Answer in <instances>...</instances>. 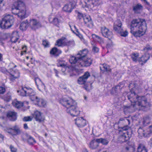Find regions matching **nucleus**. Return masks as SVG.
Listing matches in <instances>:
<instances>
[{
    "instance_id": "f257e3e1",
    "label": "nucleus",
    "mask_w": 152,
    "mask_h": 152,
    "mask_svg": "<svg viewBox=\"0 0 152 152\" xmlns=\"http://www.w3.org/2000/svg\"><path fill=\"white\" fill-rule=\"evenodd\" d=\"M130 28V32L134 36L140 37L145 34L147 25L145 20L136 19L131 21Z\"/></svg>"
},
{
    "instance_id": "f03ea898",
    "label": "nucleus",
    "mask_w": 152,
    "mask_h": 152,
    "mask_svg": "<svg viewBox=\"0 0 152 152\" xmlns=\"http://www.w3.org/2000/svg\"><path fill=\"white\" fill-rule=\"evenodd\" d=\"M60 103L67 108L66 111L73 116H77L80 114V111L77 106L76 102L69 97H64L61 99Z\"/></svg>"
},
{
    "instance_id": "7ed1b4c3",
    "label": "nucleus",
    "mask_w": 152,
    "mask_h": 152,
    "mask_svg": "<svg viewBox=\"0 0 152 152\" xmlns=\"http://www.w3.org/2000/svg\"><path fill=\"white\" fill-rule=\"evenodd\" d=\"M128 98L132 103V106L133 107H136V105L141 107H145L144 104H148L147 99L145 96L139 97L135 92L131 93Z\"/></svg>"
},
{
    "instance_id": "20e7f679",
    "label": "nucleus",
    "mask_w": 152,
    "mask_h": 152,
    "mask_svg": "<svg viewBox=\"0 0 152 152\" xmlns=\"http://www.w3.org/2000/svg\"><path fill=\"white\" fill-rule=\"evenodd\" d=\"M14 19L13 16L11 15L6 14L0 23V28L2 29H6L10 28L13 25Z\"/></svg>"
},
{
    "instance_id": "39448f33",
    "label": "nucleus",
    "mask_w": 152,
    "mask_h": 152,
    "mask_svg": "<svg viewBox=\"0 0 152 152\" xmlns=\"http://www.w3.org/2000/svg\"><path fill=\"white\" fill-rule=\"evenodd\" d=\"M13 4L20 11V12L18 13L19 18L22 20L27 17L26 6L23 2L19 0L14 2Z\"/></svg>"
},
{
    "instance_id": "423d86ee",
    "label": "nucleus",
    "mask_w": 152,
    "mask_h": 152,
    "mask_svg": "<svg viewBox=\"0 0 152 152\" xmlns=\"http://www.w3.org/2000/svg\"><path fill=\"white\" fill-rule=\"evenodd\" d=\"M132 134V131L129 129L126 133H124L123 134L120 135L118 138V141L121 143L125 142L129 140Z\"/></svg>"
},
{
    "instance_id": "0eeeda50",
    "label": "nucleus",
    "mask_w": 152,
    "mask_h": 152,
    "mask_svg": "<svg viewBox=\"0 0 152 152\" xmlns=\"http://www.w3.org/2000/svg\"><path fill=\"white\" fill-rule=\"evenodd\" d=\"M29 24L31 29L35 31L42 26L39 21L34 19L30 20Z\"/></svg>"
},
{
    "instance_id": "6e6552de",
    "label": "nucleus",
    "mask_w": 152,
    "mask_h": 152,
    "mask_svg": "<svg viewBox=\"0 0 152 152\" xmlns=\"http://www.w3.org/2000/svg\"><path fill=\"white\" fill-rule=\"evenodd\" d=\"M22 140L24 142H27L30 145H33L34 143L36 142L35 139L27 134L22 136Z\"/></svg>"
},
{
    "instance_id": "1a4fd4ad",
    "label": "nucleus",
    "mask_w": 152,
    "mask_h": 152,
    "mask_svg": "<svg viewBox=\"0 0 152 152\" xmlns=\"http://www.w3.org/2000/svg\"><path fill=\"white\" fill-rule=\"evenodd\" d=\"M7 132L14 136L20 134L21 133V130L19 126L16 125L8 129Z\"/></svg>"
},
{
    "instance_id": "9d476101",
    "label": "nucleus",
    "mask_w": 152,
    "mask_h": 152,
    "mask_svg": "<svg viewBox=\"0 0 152 152\" xmlns=\"http://www.w3.org/2000/svg\"><path fill=\"white\" fill-rule=\"evenodd\" d=\"M124 84L123 83H119L118 85L113 87L110 90V93L113 95H117L119 94L121 89L123 88Z\"/></svg>"
},
{
    "instance_id": "9b49d317",
    "label": "nucleus",
    "mask_w": 152,
    "mask_h": 152,
    "mask_svg": "<svg viewBox=\"0 0 152 152\" xmlns=\"http://www.w3.org/2000/svg\"><path fill=\"white\" fill-rule=\"evenodd\" d=\"M21 90L22 91L18 90L17 92L20 95L23 96H28L34 91L31 88H30L29 87H22Z\"/></svg>"
},
{
    "instance_id": "f8f14e48",
    "label": "nucleus",
    "mask_w": 152,
    "mask_h": 152,
    "mask_svg": "<svg viewBox=\"0 0 152 152\" xmlns=\"http://www.w3.org/2000/svg\"><path fill=\"white\" fill-rule=\"evenodd\" d=\"M92 61V59L90 58H86L83 59H80L79 61V67L88 66L91 64Z\"/></svg>"
},
{
    "instance_id": "ddd939ff",
    "label": "nucleus",
    "mask_w": 152,
    "mask_h": 152,
    "mask_svg": "<svg viewBox=\"0 0 152 152\" xmlns=\"http://www.w3.org/2000/svg\"><path fill=\"white\" fill-rule=\"evenodd\" d=\"M9 73L10 74V79L12 81L20 77V73L17 70H15L11 69L10 70Z\"/></svg>"
},
{
    "instance_id": "4468645a",
    "label": "nucleus",
    "mask_w": 152,
    "mask_h": 152,
    "mask_svg": "<svg viewBox=\"0 0 152 152\" xmlns=\"http://www.w3.org/2000/svg\"><path fill=\"white\" fill-rule=\"evenodd\" d=\"M101 32L103 35L109 39L113 37V34L111 31H110L109 29L104 26L102 27L101 28Z\"/></svg>"
},
{
    "instance_id": "2eb2a0df",
    "label": "nucleus",
    "mask_w": 152,
    "mask_h": 152,
    "mask_svg": "<svg viewBox=\"0 0 152 152\" xmlns=\"http://www.w3.org/2000/svg\"><path fill=\"white\" fill-rule=\"evenodd\" d=\"M75 121L76 124L79 127H83L86 125V121L83 117L77 118Z\"/></svg>"
},
{
    "instance_id": "dca6fc26",
    "label": "nucleus",
    "mask_w": 152,
    "mask_h": 152,
    "mask_svg": "<svg viewBox=\"0 0 152 152\" xmlns=\"http://www.w3.org/2000/svg\"><path fill=\"white\" fill-rule=\"evenodd\" d=\"M149 54L148 53H145L138 60L140 64L142 65H143L146 63L150 58Z\"/></svg>"
},
{
    "instance_id": "f3484780",
    "label": "nucleus",
    "mask_w": 152,
    "mask_h": 152,
    "mask_svg": "<svg viewBox=\"0 0 152 152\" xmlns=\"http://www.w3.org/2000/svg\"><path fill=\"white\" fill-rule=\"evenodd\" d=\"M142 83V82H140L139 81H136L133 83H131L129 84V86H131L132 85L134 86L135 88V91L136 92L139 93L141 91L140 85Z\"/></svg>"
},
{
    "instance_id": "a211bd4d",
    "label": "nucleus",
    "mask_w": 152,
    "mask_h": 152,
    "mask_svg": "<svg viewBox=\"0 0 152 152\" xmlns=\"http://www.w3.org/2000/svg\"><path fill=\"white\" fill-rule=\"evenodd\" d=\"M88 53V51L86 49H84L80 51L77 54V58L79 61L80 59H83L86 58Z\"/></svg>"
},
{
    "instance_id": "6ab92c4d",
    "label": "nucleus",
    "mask_w": 152,
    "mask_h": 152,
    "mask_svg": "<svg viewBox=\"0 0 152 152\" xmlns=\"http://www.w3.org/2000/svg\"><path fill=\"white\" fill-rule=\"evenodd\" d=\"M34 115L36 121L39 122H41L45 120V118L42 116V113L38 111L34 112Z\"/></svg>"
},
{
    "instance_id": "aec40b11",
    "label": "nucleus",
    "mask_w": 152,
    "mask_h": 152,
    "mask_svg": "<svg viewBox=\"0 0 152 152\" xmlns=\"http://www.w3.org/2000/svg\"><path fill=\"white\" fill-rule=\"evenodd\" d=\"M83 20L85 24H87V26L88 27H92L93 25L92 21L90 17L89 16L85 15Z\"/></svg>"
},
{
    "instance_id": "412c9836",
    "label": "nucleus",
    "mask_w": 152,
    "mask_h": 152,
    "mask_svg": "<svg viewBox=\"0 0 152 152\" xmlns=\"http://www.w3.org/2000/svg\"><path fill=\"white\" fill-rule=\"evenodd\" d=\"M61 51L57 48L54 47L53 48L50 50V53L56 57H57L61 53Z\"/></svg>"
},
{
    "instance_id": "4be33fe9",
    "label": "nucleus",
    "mask_w": 152,
    "mask_h": 152,
    "mask_svg": "<svg viewBox=\"0 0 152 152\" xmlns=\"http://www.w3.org/2000/svg\"><path fill=\"white\" fill-rule=\"evenodd\" d=\"M7 116L12 121H15L17 119L16 113L14 112H9L7 114Z\"/></svg>"
},
{
    "instance_id": "5701e85b",
    "label": "nucleus",
    "mask_w": 152,
    "mask_h": 152,
    "mask_svg": "<svg viewBox=\"0 0 152 152\" xmlns=\"http://www.w3.org/2000/svg\"><path fill=\"white\" fill-rule=\"evenodd\" d=\"M130 120L127 117H124V118H121L118 124H123L125 126H128L130 124Z\"/></svg>"
},
{
    "instance_id": "b1692460",
    "label": "nucleus",
    "mask_w": 152,
    "mask_h": 152,
    "mask_svg": "<svg viewBox=\"0 0 152 152\" xmlns=\"http://www.w3.org/2000/svg\"><path fill=\"white\" fill-rule=\"evenodd\" d=\"M28 21L27 20L21 23L20 26V28L22 31H25L28 26Z\"/></svg>"
},
{
    "instance_id": "393cba45",
    "label": "nucleus",
    "mask_w": 152,
    "mask_h": 152,
    "mask_svg": "<svg viewBox=\"0 0 152 152\" xmlns=\"http://www.w3.org/2000/svg\"><path fill=\"white\" fill-rule=\"evenodd\" d=\"M143 6L140 4H137L133 6V10L135 13H138L139 11L142 10Z\"/></svg>"
},
{
    "instance_id": "a878e982",
    "label": "nucleus",
    "mask_w": 152,
    "mask_h": 152,
    "mask_svg": "<svg viewBox=\"0 0 152 152\" xmlns=\"http://www.w3.org/2000/svg\"><path fill=\"white\" fill-rule=\"evenodd\" d=\"M63 9L64 11L70 13L72 11L73 8L72 7V4H69L65 5Z\"/></svg>"
},
{
    "instance_id": "bb28decb",
    "label": "nucleus",
    "mask_w": 152,
    "mask_h": 152,
    "mask_svg": "<svg viewBox=\"0 0 152 152\" xmlns=\"http://www.w3.org/2000/svg\"><path fill=\"white\" fill-rule=\"evenodd\" d=\"M34 101L36 102L38 106L40 107H43L46 104L45 101L43 99H40L38 97V99Z\"/></svg>"
},
{
    "instance_id": "cd10ccee",
    "label": "nucleus",
    "mask_w": 152,
    "mask_h": 152,
    "mask_svg": "<svg viewBox=\"0 0 152 152\" xmlns=\"http://www.w3.org/2000/svg\"><path fill=\"white\" fill-rule=\"evenodd\" d=\"M99 143L96 141V139L93 140L90 143L89 147L92 149H95L98 147Z\"/></svg>"
},
{
    "instance_id": "c85d7f7f",
    "label": "nucleus",
    "mask_w": 152,
    "mask_h": 152,
    "mask_svg": "<svg viewBox=\"0 0 152 152\" xmlns=\"http://www.w3.org/2000/svg\"><path fill=\"white\" fill-rule=\"evenodd\" d=\"M69 61L71 64H76V65L79 66V62L78 59L77 58V56L75 57L74 56H72L69 58Z\"/></svg>"
},
{
    "instance_id": "c756f323",
    "label": "nucleus",
    "mask_w": 152,
    "mask_h": 152,
    "mask_svg": "<svg viewBox=\"0 0 152 152\" xmlns=\"http://www.w3.org/2000/svg\"><path fill=\"white\" fill-rule=\"evenodd\" d=\"M96 141L99 143H101L104 145H107L109 143V141L106 138H97L96 139Z\"/></svg>"
},
{
    "instance_id": "7c9ffc66",
    "label": "nucleus",
    "mask_w": 152,
    "mask_h": 152,
    "mask_svg": "<svg viewBox=\"0 0 152 152\" xmlns=\"http://www.w3.org/2000/svg\"><path fill=\"white\" fill-rule=\"evenodd\" d=\"M148 150L142 144L139 145L137 149V152H148Z\"/></svg>"
},
{
    "instance_id": "2f4dec72",
    "label": "nucleus",
    "mask_w": 152,
    "mask_h": 152,
    "mask_svg": "<svg viewBox=\"0 0 152 152\" xmlns=\"http://www.w3.org/2000/svg\"><path fill=\"white\" fill-rule=\"evenodd\" d=\"M35 81L36 86H37L38 88L39 91H41V90L39 88L38 84H41L42 88L45 89V86L40 79L38 77L35 78Z\"/></svg>"
},
{
    "instance_id": "473e14b6",
    "label": "nucleus",
    "mask_w": 152,
    "mask_h": 152,
    "mask_svg": "<svg viewBox=\"0 0 152 152\" xmlns=\"http://www.w3.org/2000/svg\"><path fill=\"white\" fill-rule=\"evenodd\" d=\"M135 148L134 146H128L126 147L124 149L125 152H134Z\"/></svg>"
},
{
    "instance_id": "72a5a7b5",
    "label": "nucleus",
    "mask_w": 152,
    "mask_h": 152,
    "mask_svg": "<svg viewBox=\"0 0 152 152\" xmlns=\"http://www.w3.org/2000/svg\"><path fill=\"white\" fill-rule=\"evenodd\" d=\"M3 99L4 101L7 102H9L11 99V93L10 92H8L4 96Z\"/></svg>"
},
{
    "instance_id": "f704fd0d",
    "label": "nucleus",
    "mask_w": 152,
    "mask_h": 152,
    "mask_svg": "<svg viewBox=\"0 0 152 152\" xmlns=\"http://www.w3.org/2000/svg\"><path fill=\"white\" fill-rule=\"evenodd\" d=\"M28 96H30V98L32 101H34L35 100H37L38 99V96L36 95V92L34 91Z\"/></svg>"
},
{
    "instance_id": "c9c22d12",
    "label": "nucleus",
    "mask_w": 152,
    "mask_h": 152,
    "mask_svg": "<svg viewBox=\"0 0 152 152\" xmlns=\"http://www.w3.org/2000/svg\"><path fill=\"white\" fill-rule=\"evenodd\" d=\"M11 10L13 14L15 15H17L18 17V13L20 12V11L16 8V7L14 5V4L12 7Z\"/></svg>"
},
{
    "instance_id": "e433bc0d",
    "label": "nucleus",
    "mask_w": 152,
    "mask_h": 152,
    "mask_svg": "<svg viewBox=\"0 0 152 152\" xmlns=\"http://www.w3.org/2000/svg\"><path fill=\"white\" fill-rule=\"evenodd\" d=\"M49 20L50 23L56 26H57L59 22L58 19L57 18H53V19H52L50 18H49Z\"/></svg>"
},
{
    "instance_id": "4c0bfd02",
    "label": "nucleus",
    "mask_w": 152,
    "mask_h": 152,
    "mask_svg": "<svg viewBox=\"0 0 152 152\" xmlns=\"http://www.w3.org/2000/svg\"><path fill=\"white\" fill-rule=\"evenodd\" d=\"M131 58L133 61L136 62L138 61L137 59L139 56L138 53H133L131 54Z\"/></svg>"
},
{
    "instance_id": "58836bf2",
    "label": "nucleus",
    "mask_w": 152,
    "mask_h": 152,
    "mask_svg": "<svg viewBox=\"0 0 152 152\" xmlns=\"http://www.w3.org/2000/svg\"><path fill=\"white\" fill-rule=\"evenodd\" d=\"M92 37L93 38H96L97 42L100 44H102L104 43V41L102 39L98 36L94 34L92 35Z\"/></svg>"
},
{
    "instance_id": "ea45409f",
    "label": "nucleus",
    "mask_w": 152,
    "mask_h": 152,
    "mask_svg": "<svg viewBox=\"0 0 152 152\" xmlns=\"http://www.w3.org/2000/svg\"><path fill=\"white\" fill-rule=\"evenodd\" d=\"M14 104L15 107L17 108H21L23 106V103L19 101H16Z\"/></svg>"
},
{
    "instance_id": "a19ab883",
    "label": "nucleus",
    "mask_w": 152,
    "mask_h": 152,
    "mask_svg": "<svg viewBox=\"0 0 152 152\" xmlns=\"http://www.w3.org/2000/svg\"><path fill=\"white\" fill-rule=\"evenodd\" d=\"M86 81L82 76L79 77L78 79V83L80 84H84Z\"/></svg>"
},
{
    "instance_id": "79ce46f5",
    "label": "nucleus",
    "mask_w": 152,
    "mask_h": 152,
    "mask_svg": "<svg viewBox=\"0 0 152 152\" xmlns=\"http://www.w3.org/2000/svg\"><path fill=\"white\" fill-rule=\"evenodd\" d=\"M62 69H61V71L63 73H64V75H65L66 73H64L66 71H67V72H69L70 70L72 69V68L70 69L69 67H67L66 66V65H65V66H63L62 67Z\"/></svg>"
},
{
    "instance_id": "37998d69",
    "label": "nucleus",
    "mask_w": 152,
    "mask_h": 152,
    "mask_svg": "<svg viewBox=\"0 0 152 152\" xmlns=\"http://www.w3.org/2000/svg\"><path fill=\"white\" fill-rule=\"evenodd\" d=\"M129 129V127L128 126L124 125V126L123 127H118L119 132H122L124 131H126L127 130H128V131L129 130L131 129Z\"/></svg>"
},
{
    "instance_id": "c03bdc74",
    "label": "nucleus",
    "mask_w": 152,
    "mask_h": 152,
    "mask_svg": "<svg viewBox=\"0 0 152 152\" xmlns=\"http://www.w3.org/2000/svg\"><path fill=\"white\" fill-rule=\"evenodd\" d=\"M42 44L45 48H48L50 46V43L47 40H43Z\"/></svg>"
},
{
    "instance_id": "a18cd8bd",
    "label": "nucleus",
    "mask_w": 152,
    "mask_h": 152,
    "mask_svg": "<svg viewBox=\"0 0 152 152\" xmlns=\"http://www.w3.org/2000/svg\"><path fill=\"white\" fill-rule=\"evenodd\" d=\"M103 68L104 71L110 72L111 70L110 69L109 66L107 64H103Z\"/></svg>"
},
{
    "instance_id": "49530a36",
    "label": "nucleus",
    "mask_w": 152,
    "mask_h": 152,
    "mask_svg": "<svg viewBox=\"0 0 152 152\" xmlns=\"http://www.w3.org/2000/svg\"><path fill=\"white\" fill-rule=\"evenodd\" d=\"M113 29L115 31L118 33H119L122 30V28L121 27L115 26L114 25L113 26Z\"/></svg>"
},
{
    "instance_id": "de8ad7c7",
    "label": "nucleus",
    "mask_w": 152,
    "mask_h": 152,
    "mask_svg": "<svg viewBox=\"0 0 152 152\" xmlns=\"http://www.w3.org/2000/svg\"><path fill=\"white\" fill-rule=\"evenodd\" d=\"M152 50V47H151L149 45H146V46L143 48V51L146 52V53H148L147 52Z\"/></svg>"
},
{
    "instance_id": "09e8293b",
    "label": "nucleus",
    "mask_w": 152,
    "mask_h": 152,
    "mask_svg": "<svg viewBox=\"0 0 152 152\" xmlns=\"http://www.w3.org/2000/svg\"><path fill=\"white\" fill-rule=\"evenodd\" d=\"M58 63L57 64V66H58L62 67L65 66V64H64V61L63 60H58Z\"/></svg>"
},
{
    "instance_id": "8fccbe9b",
    "label": "nucleus",
    "mask_w": 152,
    "mask_h": 152,
    "mask_svg": "<svg viewBox=\"0 0 152 152\" xmlns=\"http://www.w3.org/2000/svg\"><path fill=\"white\" fill-rule=\"evenodd\" d=\"M90 76V74L89 72H85L84 74L82 76L83 77L84 79L86 81L88 78Z\"/></svg>"
},
{
    "instance_id": "3c124183",
    "label": "nucleus",
    "mask_w": 152,
    "mask_h": 152,
    "mask_svg": "<svg viewBox=\"0 0 152 152\" xmlns=\"http://www.w3.org/2000/svg\"><path fill=\"white\" fill-rule=\"evenodd\" d=\"M119 33H120V35L122 37H126L128 35V32L126 31H123L122 30Z\"/></svg>"
},
{
    "instance_id": "603ef678",
    "label": "nucleus",
    "mask_w": 152,
    "mask_h": 152,
    "mask_svg": "<svg viewBox=\"0 0 152 152\" xmlns=\"http://www.w3.org/2000/svg\"><path fill=\"white\" fill-rule=\"evenodd\" d=\"M63 43V40L61 39H58L57 40L55 44V45L58 46H60Z\"/></svg>"
},
{
    "instance_id": "864d4df0",
    "label": "nucleus",
    "mask_w": 152,
    "mask_h": 152,
    "mask_svg": "<svg viewBox=\"0 0 152 152\" xmlns=\"http://www.w3.org/2000/svg\"><path fill=\"white\" fill-rule=\"evenodd\" d=\"M114 25H115V26L121 27L122 24L121 21L119 20H117L115 21Z\"/></svg>"
},
{
    "instance_id": "5fc2aeb1",
    "label": "nucleus",
    "mask_w": 152,
    "mask_h": 152,
    "mask_svg": "<svg viewBox=\"0 0 152 152\" xmlns=\"http://www.w3.org/2000/svg\"><path fill=\"white\" fill-rule=\"evenodd\" d=\"M74 45L75 42L73 41H69L66 42V46H69L72 45L73 46Z\"/></svg>"
},
{
    "instance_id": "6e6d98bb",
    "label": "nucleus",
    "mask_w": 152,
    "mask_h": 152,
    "mask_svg": "<svg viewBox=\"0 0 152 152\" xmlns=\"http://www.w3.org/2000/svg\"><path fill=\"white\" fill-rule=\"evenodd\" d=\"M92 50L94 53H97L99 52V49L96 46H93Z\"/></svg>"
},
{
    "instance_id": "4d7b16f0",
    "label": "nucleus",
    "mask_w": 152,
    "mask_h": 152,
    "mask_svg": "<svg viewBox=\"0 0 152 152\" xmlns=\"http://www.w3.org/2000/svg\"><path fill=\"white\" fill-rule=\"evenodd\" d=\"M84 17V16L82 14L79 12H78V13L77 15V19H78L79 20H80L82 19H83Z\"/></svg>"
},
{
    "instance_id": "13d9d810",
    "label": "nucleus",
    "mask_w": 152,
    "mask_h": 152,
    "mask_svg": "<svg viewBox=\"0 0 152 152\" xmlns=\"http://www.w3.org/2000/svg\"><path fill=\"white\" fill-rule=\"evenodd\" d=\"M23 120L24 121H30L32 120V119L30 116L25 117L23 118Z\"/></svg>"
},
{
    "instance_id": "bf43d9fd",
    "label": "nucleus",
    "mask_w": 152,
    "mask_h": 152,
    "mask_svg": "<svg viewBox=\"0 0 152 152\" xmlns=\"http://www.w3.org/2000/svg\"><path fill=\"white\" fill-rule=\"evenodd\" d=\"M5 88L2 86H0V94H3L5 91Z\"/></svg>"
},
{
    "instance_id": "052dcab7",
    "label": "nucleus",
    "mask_w": 152,
    "mask_h": 152,
    "mask_svg": "<svg viewBox=\"0 0 152 152\" xmlns=\"http://www.w3.org/2000/svg\"><path fill=\"white\" fill-rule=\"evenodd\" d=\"M10 148L12 152H17V149L15 148L12 145H11L10 146Z\"/></svg>"
},
{
    "instance_id": "680f3d73",
    "label": "nucleus",
    "mask_w": 152,
    "mask_h": 152,
    "mask_svg": "<svg viewBox=\"0 0 152 152\" xmlns=\"http://www.w3.org/2000/svg\"><path fill=\"white\" fill-rule=\"evenodd\" d=\"M0 71L3 73H6L7 70L4 67H0Z\"/></svg>"
},
{
    "instance_id": "e2e57ef3",
    "label": "nucleus",
    "mask_w": 152,
    "mask_h": 152,
    "mask_svg": "<svg viewBox=\"0 0 152 152\" xmlns=\"http://www.w3.org/2000/svg\"><path fill=\"white\" fill-rule=\"evenodd\" d=\"M69 26L70 27V28H71V30L73 32V33L76 34L78 36H79V35H80V33H79L78 31V30L77 29H76V32H77V33H75L74 31L71 28V26H70V25H69Z\"/></svg>"
},
{
    "instance_id": "0e129e2a",
    "label": "nucleus",
    "mask_w": 152,
    "mask_h": 152,
    "mask_svg": "<svg viewBox=\"0 0 152 152\" xmlns=\"http://www.w3.org/2000/svg\"><path fill=\"white\" fill-rule=\"evenodd\" d=\"M130 107V106H124L123 107V109L124 112L126 111L129 109Z\"/></svg>"
},
{
    "instance_id": "69168bd1",
    "label": "nucleus",
    "mask_w": 152,
    "mask_h": 152,
    "mask_svg": "<svg viewBox=\"0 0 152 152\" xmlns=\"http://www.w3.org/2000/svg\"><path fill=\"white\" fill-rule=\"evenodd\" d=\"M95 1V4L96 5H99L101 1H99V0H94Z\"/></svg>"
},
{
    "instance_id": "338daca9",
    "label": "nucleus",
    "mask_w": 152,
    "mask_h": 152,
    "mask_svg": "<svg viewBox=\"0 0 152 152\" xmlns=\"http://www.w3.org/2000/svg\"><path fill=\"white\" fill-rule=\"evenodd\" d=\"M54 72L56 74V76L58 77H59V76L58 75V70H56V69H54Z\"/></svg>"
},
{
    "instance_id": "774afa93",
    "label": "nucleus",
    "mask_w": 152,
    "mask_h": 152,
    "mask_svg": "<svg viewBox=\"0 0 152 152\" xmlns=\"http://www.w3.org/2000/svg\"><path fill=\"white\" fill-rule=\"evenodd\" d=\"M4 136L1 134H0V142H2L4 140Z\"/></svg>"
}]
</instances>
